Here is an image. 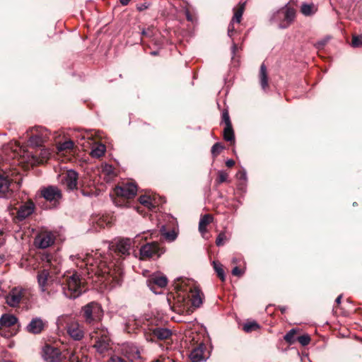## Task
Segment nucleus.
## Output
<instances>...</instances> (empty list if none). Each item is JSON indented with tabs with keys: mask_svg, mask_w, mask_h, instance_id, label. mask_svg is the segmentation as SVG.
<instances>
[{
	"mask_svg": "<svg viewBox=\"0 0 362 362\" xmlns=\"http://www.w3.org/2000/svg\"><path fill=\"white\" fill-rule=\"evenodd\" d=\"M70 259L83 270L82 275H87L88 278L93 279V281H105L112 288L120 286L123 281L122 270H112L110 267H106L107 257H103L98 251L71 255Z\"/></svg>",
	"mask_w": 362,
	"mask_h": 362,
	"instance_id": "1",
	"label": "nucleus"
},
{
	"mask_svg": "<svg viewBox=\"0 0 362 362\" xmlns=\"http://www.w3.org/2000/svg\"><path fill=\"white\" fill-rule=\"evenodd\" d=\"M37 278L40 296L47 302L56 298L59 291L67 298H76L83 292L82 281L77 273L68 276L62 283L50 275L47 269L39 271Z\"/></svg>",
	"mask_w": 362,
	"mask_h": 362,
	"instance_id": "2",
	"label": "nucleus"
},
{
	"mask_svg": "<svg viewBox=\"0 0 362 362\" xmlns=\"http://www.w3.org/2000/svg\"><path fill=\"white\" fill-rule=\"evenodd\" d=\"M174 286L176 295L173 297V309L175 312L181 315L189 314L192 312L191 306L197 308L202 305L204 294L192 279L179 277Z\"/></svg>",
	"mask_w": 362,
	"mask_h": 362,
	"instance_id": "3",
	"label": "nucleus"
},
{
	"mask_svg": "<svg viewBox=\"0 0 362 362\" xmlns=\"http://www.w3.org/2000/svg\"><path fill=\"white\" fill-rule=\"evenodd\" d=\"M128 332L134 329H141L148 341L166 340L171 337L173 332L170 329L158 324L156 317H139L132 316L127 322Z\"/></svg>",
	"mask_w": 362,
	"mask_h": 362,
	"instance_id": "4",
	"label": "nucleus"
},
{
	"mask_svg": "<svg viewBox=\"0 0 362 362\" xmlns=\"http://www.w3.org/2000/svg\"><path fill=\"white\" fill-rule=\"evenodd\" d=\"M81 315L88 325L94 327L102 326L100 324L103 317V310L101 305L96 302H90L82 308Z\"/></svg>",
	"mask_w": 362,
	"mask_h": 362,
	"instance_id": "5",
	"label": "nucleus"
},
{
	"mask_svg": "<svg viewBox=\"0 0 362 362\" xmlns=\"http://www.w3.org/2000/svg\"><path fill=\"white\" fill-rule=\"evenodd\" d=\"M90 338L93 342V347L99 354H103L109 350L110 346L109 332L103 326L93 327Z\"/></svg>",
	"mask_w": 362,
	"mask_h": 362,
	"instance_id": "6",
	"label": "nucleus"
},
{
	"mask_svg": "<svg viewBox=\"0 0 362 362\" xmlns=\"http://www.w3.org/2000/svg\"><path fill=\"white\" fill-rule=\"evenodd\" d=\"M295 16V10L286 6L274 12L270 18V21L276 24L279 28L284 29L291 25Z\"/></svg>",
	"mask_w": 362,
	"mask_h": 362,
	"instance_id": "7",
	"label": "nucleus"
},
{
	"mask_svg": "<svg viewBox=\"0 0 362 362\" xmlns=\"http://www.w3.org/2000/svg\"><path fill=\"white\" fill-rule=\"evenodd\" d=\"M122 356H111V362H141L139 347L134 344L127 343L122 347Z\"/></svg>",
	"mask_w": 362,
	"mask_h": 362,
	"instance_id": "8",
	"label": "nucleus"
},
{
	"mask_svg": "<svg viewBox=\"0 0 362 362\" xmlns=\"http://www.w3.org/2000/svg\"><path fill=\"white\" fill-rule=\"evenodd\" d=\"M18 323V318L13 314L4 313L0 317V334L5 338L16 335L18 329L13 327Z\"/></svg>",
	"mask_w": 362,
	"mask_h": 362,
	"instance_id": "9",
	"label": "nucleus"
},
{
	"mask_svg": "<svg viewBox=\"0 0 362 362\" xmlns=\"http://www.w3.org/2000/svg\"><path fill=\"white\" fill-rule=\"evenodd\" d=\"M28 143L31 146L40 147L49 139V131L42 127H36L27 132Z\"/></svg>",
	"mask_w": 362,
	"mask_h": 362,
	"instance_id": "10",
	"label": "nucleus"
},
{
	"mask_svg": "<svg viewBox=\"0 0 362 362\" xmlns=\"http://www.w3.org/2000/svg\"><path fill=\"white\" fill-rule=\"evenodd\" d=\"M165 250L157 242H151L141 246L139 252L142 259L160 257Z\"/></svg>",
	"mask_w": 362,
	"mask_h": 362,
	"instance_id": "11",
	"label": "nucleus"
},
{
	"mask_svg": "<svg viewBox=\"0 0 362 362\" xmlns=\"http://www.w3.org/2000/svg\"><path fill=\"white\" fill-rule=\"evenodd\" d=\"M141 237V235H137L134 240L129 238L119 239L112 244L111 247L118 255L124 257L130 255L132 245L137 242Z\"/></svg>",
	"mask_w": 362,
	"mask_h": 362,
	"instance_id": "12",
	"label": "nucleus"
},
{
	"mask_svg": "<svg viewBox=\"0 0 362 362\" xmlns=\"http://www.w3.org/2000/svg\"><path fill=\"white\" fill-rule=\"evenodd\" d=\"M41 354L45 362H66V356L58 348L49 344L43 346Z\"/></svg>",
	"mask_w": 362,
	"mask_h": 362,
	"instance_id": "13",
	"label": "nucleus"
},
{
	"mask_svg": "<svg viewBox=\"0 0 362 362\" xmlns=\"http://www.w3.org/2000/svg\"><path fill=\"white\" fill-rule=\"evenodd\" d=\"M168 279L160 272H155L151 274L146 280V284L150 290L155 294L160 293L161 289L167 286Z\"/></svg>",
	"mask_w": 362,
	"mask_h": 362,
	"instance_id": "14",
	"label": "nucleus"
},
{
	"mask_svg": "<svg viewBox=\"0 0 362 362\" xmlns=\"http://www.w3.org/2000/svg\"><path fill=\"white\" fill-rule=\"evenodd\" d=\"M40 194L46 201L49 202L54 207L59 204L62 197L61 190L57 187L52 185L42 188Z\"/></svg>",
	"mask_w": 362,
	"mask_h": 362,
	"instance_id": "15",
	"label": "nucleus"
},
{
	"mask_svg": "<svg viewBox=\"0 0 362 362\" xmlns=\"http://www.w3.org/2000/svg\"><path fill=\"white\" fill-rule=\"evenodd\" d=\"M26 292V289L20 286L13 288L6 296V303L10 307H18L25 297Z\"/></svg>",
	"mask_w": 362,
	"mask_h": 362,
	"instance_id": "16",
	"label": "nucleus"
},
{
	"mask_svg": "<svg viewBox=\"0 0 362 362\" xmlns=\"http://www.w3.org/2000/svg\"><path fill=\"white\" fill-rule=\"evenodd\" d=\"M114 191L118 197L132 199L136 194L137 187L134 183L127 182L120 186L115 187Z\"/></svg>",
	"mask_w": 362,
	"mask_h": 362,
	"instance_id": "17",
	"label": "nucleus"
},
{
	"mask_svg": "<svg viewBox=\"0 0 362 362\" xmlns=\"http://www.w3.org/2000/svg\"><path fill=\"white\" fill-rule=\"evenodd\" d=\"M47 322L40 317H33L25 327V330L30 334H40L45 327Z\"/></svg>",
	"mask_w": 362,
	"mask_h": 362,
	"instance_id": "18",
	"label": "nucleus"
},
{
	"mask_svg": "<svg viewBox=\"0 0 362 362\" xmlns=\"http://www.w3.org/2000/svg\"><path fill=\"white\" fill-rule=\"evenodd\" d=\"M55 237L52 232L45 231L40 233L35 239V244L42 249L47 248L54 243Z\"/></svg>",
	"mask_w": 362,
	"mask_h": 362,
	"instance_id": "19",
	"label": "nucleus"
},
{
	"mask_svg": "<svg viewBox=\"0 0 362 362\" xmlns=\"http://www.w3.org/2000/svg\"><path fill=\"white\" fill-rule=\"evenodd\" d=\"M34 210L35 204L31 200L24 202L18 209L16 218L21 221H23L30 216L34 212Z\"/></svg>",
	"mask_w": 362,
	"mask_h": 362,
	"instance_id": "20",
	"label": "nucleus"
},
{
	"mask_svg": "<svg viewBox=\"0 0 362 362\" xmlns=\"http://www.w3.org/2000/svg\"><path fill=\"white\" fill-rule=\"evenodd\" d=\"M68 334L75 341H80L84 337L83 327L76 322H71L67 325Z\"/></svg>",
	"mask_w": 362,
	"mask_h": 362,
	"instance_id": "21",
	"label": "nucleus"
},
{
	"mask_svg": "<svg viewBox=\"0 0 362 362\" xmlns=\"http://www.w3.org/2000/svg\"><path fill=\"white\" fill-rule=\"evenodd\" d=\"M62 180L69 189L73 190L77 187L78 173L74 170H67Z\"/></svg>",
	"mask_w": 362,
	"mask_h": 362,
	"instance_id": "22",
	"label": "nucleus"
},
{
	"mask_svg": "<svg viewBox=\"0 0 362 362\" xmlns=\"http://www.w3.org/2000/svg\"><path fill=\"white\" fill-rule=\"evenodd\" d=\"M92 224L95 230H99L111 224V218L106 215H97L92 218Z\"/></svg>",
	"mask_w": 362,
	"mask_h": 362,
	"instance_id": "23",
	"label": "nucleus"
},
{
	"mask_svg": "<svg viewBox=\"0 0 362 362\" xmlns=\"http://www.w3.org/2000/svg\"><path fill=\"white\" fill-rule=\"evenodd\" d=\"M189 358L192 362H202L205 361L204 347L203 346H199L194 348L189 354Z\"/></svg>",
	"mask_w": 362,
	"mask_h": 362,
	"instance_id": "24",
	"label": "nucleus"
},
{
	"mask_svg": "<svg viewBox=\"0 0 362 362\" xmlns=\"http://www.w3.org/2000/svg\"><path fill=\"white\" fill-rule=\"evenodd\" d=\"M10 180L2 175H0V197H7L10 194Z\"/></svg>",
	"mask_w": 362,
	"mask_h": 362,
	"instance_id": "25",
	"label": "nucleus"
},
{
	"mask_svg": "<svg viewBox=\"0 0 362 362\" xmlns=\"http://www.w3.org/2000/svg\"><path fill=\"white\" fill-rule=\"evenodd\" d=\"M139 201L143 206L151 211L155 209L158 205V203L156 202L155 198L146 194L140 196L139 198Z\"/></svg>",
	"mask_w": 362,
	"mask_h": 362,
	"instance_id": "26",
	"label": "nucleus"
},
{
	"mask_svg": "<svg viewBox=\"0 0 362 362\" xmlns=\"http://www.w3.org/2000/svg\"><path fill=\"white\" fill-rule=\"evenodd\" d=\"M214 217L211 214H204L202 216L199 220V230L202 235V236L204 235V234L206 233V226L213 221Z\"/></svg>",
	"mask_w": 362,
	"mask_h": 362,
	"instance_id": "27",
	"label": "nucleus"
},
{
	"mask_svg": "<svg viewBox=\"0 0 362 362\" xmlns=\"http://www.w3.org/2000/svg\"><path fill=\"white\" fill-rule=\"evenodd\" d=\"M259 77L262 88L266 90L268 86V76L267 67L264 64H262L260 66Z\"/></svg>",
	"mask_w": 362,
	"mask_h": 362,
	"instance_id": "28",
	"label": "nucleus"
},
{
	"mask_svg": "<svg viewBox=\"0 0 362 362\" xmlns=\"http://www.w3.org/2000/svg\"><path fill=\"white\" fill-rule=\"evenodd\" d=\"M106 147L104 144H95L90 151V156L93 158H100L103 156L105 152Z\"/></svg>",
	"mask_w": 362,
	"mask_h": 362,
	"instance_id": "29",
	"label": "nucleus"
},
{
	"mask_svg": "<svg viewBox=\"0 0 362 362\" xmlns=\"http://www.w3.org/2000/svg\"><path fill=\"white\" fill-rule=\"evenodd\" d=\"M300 11L304 16H310L316 13L317 8L313 4H303L300 8Z\"/></svg>",
	"mask_w": 362,
	"mask_h": 362,
	"instance_id": "30",
	"label": "nucleus"
},
{
	"mask_svg": "<svg viewBox=\"0 0 362 362\" xmlns=\"http://www.w3.org/2000/svg\"><path fill=\"white\" fill-rule=\"evenodd\" d=\"M245 2L240 3L238 7L235 10L234 16L232 19V22H236L239 23L241 21L243 13L245 10Z\"/></svg>",
	"mask_w": 362,
	"mask_h": 362,
	"instance_id": "31",
	"label": "nucleus"
},
{
	"mask_svg": "<svg viewBox=\"0 0 362 362\" xmlns=\"http://www.w3.org/2000/svg\"><path fill=\"white\" fill-rule=\"evenodd\" d=\"M63 355L66 356V362H86L88 360L87 357H85V361L83 358L79 359V356L78 355L68 351L65 353H63Z\"/></svg>",
	"mask_w": 362,
	"mask_h": 362,
	"instance_id": "32",
	"label": "nucleus"
},
{
	"mask_svg": "<svg viewBox=\"0 0 362 362\" xmlns=\"http://www.w3.org/2000/svg\"><path fill=\"white\" fill-rule=\"evenodd\" d=\"M223 138L227 141H234V132L231 126L225 127L223 129Z\"/></svg>",
	"mask_w": 362,
	"mask_h": 362,
	"instance_id": "33",
	"label": "nucleus"
},
{
	"mask_svg": "<svg viewBox=\"0 0 362 362\" xmlns=\"http://www.w3.org/2000/svg\"><path fill=\"white\" fill-rule=\"evenodd\" d=\"M74 144L72 141L69 140L66 141L63 143L59 144L57 146V151L59 152L71 150L74 148Z\"/></svg>",
	"mask_w": 362,
	"mask_h": 362,
	"instance_id": "34",
	"label": "nucleus"
},
{
	"mask_svg": "<svg viewBox=\"0 0 362 362\" xmlns=\"http://www.w3.org/2000/svg\"><path fill=\"white\" fill-rule=\"evenodd\" d=\"M50 156V152L48 149L42 148L40 150L39 158L37 159L38 163H44Z\"/></svg>",
	"mask_w": 362,
	"mask_h": 362,
	"instance_id": "35",
	"label": "nucleus"
},
{
	"mask_svg": "<svg viewBox=\"0 0 362 362\" xmlns=\"http://www.w3.org/2000/svg\"><path fill=\"white\" fill-rule=\"evenodd\" d=\"M226 182H229L228 174L223 170H219L218 172V177L216 180V184L218 185Z\"/></svg>",
	"mask_w": 362,
	"mask_h": 362,
	"instance_id": "36",
	"label": "nucleus"
},
{
	"mask_svg": "<svg viewBox=\"0 0 362 362\" xmlns=\"http://www.w3.org/2000/svg\"><path fill=\"white\" fill-rule=\"evenodd\" d=\"M213 264L214 269L216 271L217 276L221 281H223L225 280V273L222 268V265L220 263L216 262L214 261L213 262Z\"/></svg>",
	"mask_w": 362,
	"mask_h": 362,
	"instance_id": "37",
	"label": "nucleus"
},
{
	"mask_svg": "<svg viewBox=\"0 0 362 362\" xmlns=\"http://www.w3.org/2000/svg\"><path fill=\"white\" fill-rule=\"evenodd\" d=\"M296 333V330L295 329H291L284 337V340L289 344H293L295 342L294 336Z\"/></svg>",
	"mask_w": 362,
	"mask_h": 362,
	"instance_id": "38",
	"label": "nucleus"
},
{
	"mask_svg": "<svg viewBox=\"0 0 362 362\" xmlns=\"http://www.w3.org/2000/svg\"><path fill=\"white\" fill-rule=\"evenodd\" d=\"M259 327V326L256 322H250L244 324L243 329L245 332H250L257 329Z\"/></svg>",
	"mask_w": 362,
	"mask_h": 362,
	"instance_id": "39",
	"label": "nucleus"
},
{
	"mask_svg": "<svg viewBox=\"0 0 362 362\" xmlns=\"http://www.w3.org/2000/svg\"><path fill=\"white\" fill-rule=\"evenodd\" d=\"M228 240L226 236V232H221L216 238V244L217 246L220 247L225 244V243Z\"/></svg>",
	"mask_w": 362,
	"mask_h": 362,
	"instance_id": "40",
	"label": "nucleus"
},
{
	"mask_svg": "<svg viewBox=\"0 0 362 362\" xmlns=\"http://www.w3.org/2000/svg\"><path fill=\"white\" fill-rule=\"evenodd\" d=\"M223 149V146L219 143V142H217L216 144H214L211 148V154L213 156L214 158L216 157L220 153L221 151Z\"/></svg>",
	"mask_w": 362,
	"mask_h": 362,
	"instance_id": "41",
	"label": "nucleus"
},
{
	"mask_svg": "<svg viewBox=\"0 0 362 362\" xmlns=\"http://www.w3.org/2000/svg\"><path fill=\"white\" fill-rule=\"evenodd\" d=\"M297 340L302 346H306L310 343V337L308 334H303L299 336Z\"/></svg>",
	"mask_w": 362,
	"mask_h": 362,
	"instance_id": "42",
	"label": "nucleus"
},
{
	"mask_svg": "<svg viewBox=\"0 0 362 362\" xmlns=\"http://www.w3.org/2000/svg\"><path fill=\"white\" fill-rule=\"evenodd\" d=\"M362 45V35H354L352 38L351 45L358 47Z\"/></svg>",
	"mask_w": 362,
	"mask_h": 362,
	"instance_id": "43",
	"label": "nucleus"
},
{
	"mask_svg": "<svg viewBox=\"0 0 362 362\" xmlns=\"http://www.w3.org/2000/svg\"><path fill=\"white\" fill-rule=\"evenodd\" d=\"M163 235L166 240L170 242L174 241L177 238V234L173 230L170 232H165L163 233Z\"/></svg>",
	"mask_w": 362,
	"mask_h": 362,
	"instance_id": "44",
	"label": "nucleus"
},
{
	"mask_svg": "<svg viewBox=\"0 0 362 362\" xmlns=\"http://www.w3.org/2000/svg\"><path fill=\"white\" fill-rule=\"evenodd\" d=\"M222 120L225 123V127L231 126V122L230 119V117L228 112L227 111H224L222 113Z\"/></svg>",
	"mask_w": 362,
	"mask_h": 362,
	"instance_id": "45",
	"label": "nucleus"
},
{
	"mask_svg": "<svg viewBox=\"0 0 362 362\" xmlns=\"http://www.w3.org/2000/svg\"><path fill=\"white\" fill-rule=\"evenodd\" d=\"M236 177L238 180L245 182L247 180V174L245 170H240L237 173Z\"/></svg>",
	"mask_w": 362,
	"mask_h": 362,
	"instance_id": "46",
	"label": "nucleus"
},
{
	"mask_svg": "<svg viewBox=\"0 0 362 362\" xmlns=\"http://www.w3.org/2000/svg\"><path fill=\"white\" fill-rule=\"evenodd\" d=\"M143 36L151 37L153 35V28H148V29H144L141 32Z\"/></svg>",
	"mask_w": 362,
	"mask_h": 362,
	"instance_id": "47",
	"label": "nucleus"
},
{
	"mask_svg": "<svg viewBox=\"0 0 362 362\" xmlns=\"http://www.w3.org/2000/svg\"><path fill=\"white\" fill-rule=\"evenodd\" d=\"M150 6V4L148 2H144L143 4H137L136 8L139 11H143L147 9Z\"/></svg>",
	"mask_w": 362,
	"mask_h": 362,
	"instance_id": "48",
	"label": "nucleus"
},
{
	"mask_svg": "<svg viewBox=\"0 0 362 362\" xmlns=\"http://www.w3.org/2000/svg\"><path fill=\"white\" fill-rule=\"evenodd\" d=\"M232 274L240 276L243 274V272L238 267H235L232 270Z\"/></svg>",
	"mask_w": 362,
	"mask_h": 362,
	"instance_id": "49",
	"label": "nucleus"
},
{
	"mask_svg": "<svg viewBox=\"0 0 362 362\" xmlns=\"http://www.w3.org/2000/svg\"><path fill=\"white\" fill-rule=\"evenodd\" d=\"M327 42V40H320L316 43L315 46L317 49H321L326 45Z\"/></svg>",
	"mask_w": 362,
	"mask_h": 362,
	"instance_id": "50",
	"label": "nucleus"
},
{
	"mask_svg": "<svg viewBox=\"0 0 362 362\" xmlns=\"http://www.w3.org/2000/svg\"><path fill=\"white\" fill-rule=\"evenodd\" d=\"M234 30H235V28H234V25H233V22L231 21V23L228 25V35L230 37L232 36Z\"/></svg>",
	"mask_w": 362,
	"mask_h": 362,
	"instance_id": "51",
	"label": "nucleus"
},
{
	"mask_svg": "<svg viewBox=\"0 0 362 362\" xmlns=\"http://www.w3.org/2000/svg\"><path fill=\"white\" fill-rule=\"evenodd\" d=\"M103 170H105L109 175L112 174L113 173V168H112V165H106L103 168Z\"/></svg>",
	"mask_w": 362,
	"mask_h": 362,
	"instance_id": "52",
	"label": "nucleus"
},
{
	"mask_svg": "<svg viewBox=\"0 0 362 362\" xmlns=\"http://www.w3.org/2000/svg\"><path fill=\"white\" fill-rule=\"evenodd\" d=\"M235 165V161L232 159H228L226 162V165L228 168H231Z\"/></svg>",
	"mask_w": 362,
	"mask_h": 362,
	"instance_id": "53",
	"label": "nucleus"
},
{
	"mask_svg": "<svg viewBox=\"0 0 362 362\" xmlns=\"http://www.w3.org/2000/svg\"><path fill=\"white\" fill-rule=\"evenodd\" d=\"M238 49V47H237V45L234 42H233V45H232V52L233 54H235L236 50Z\"/></svg>",
	"mask_w": 362,
	"mask_h": 362,
	"instance_id": "54",
	"label": "nucleus"
},
{
	"mask_svg": "<svg viewBox=\"0 0 362 362\" xmlns=\"http://www.w3.org/2000/svg\"><path fill=\"white\" fill-rule=\"evenodd\" d=\"M129 1L130 0H119V2L122 6H127Z\"/></svg>",
	"mask_w": 362,
	"mask_h": 362,
	"instance_id": "55",
	"label": "nucleus"
},
{
	"mask_svg": "<svg viewBox=\"0 0 362 362\" xmlns=\"http://www.w3.org/2000/svg\"><path fill=\"white\" fill-rule=\"evenodd\" d=\"M186 17L188 21H192V17L188 11H186Z\"/></svg>",
	"mask_w": 362,
	"mask_h": 362,
	"instance_id": "56",
	"label": "nucleus"
},
{
	"mask_svg": "<svg viewBox=\"0 0 362 362\" xmlns=\"http://www.w3.org/2000/svg\"><path fill=\"white\" fill-rule=\"evenodd\" d=\"M341 298H342V295H339L335 300V302L337 304H340L341 303Z\"/></svg>",
	"mask_w": 362,
	"mask_h": 362,
	"instance_id": "57",
	"label": "nucleus"
},
{
	"mask_svg": "<svg viewBox=\"0 0 362 362\" xmlns=\"http://www.w3.org/2000/svg\"><path fill=\"white\" fill-rule=\"evenodd\" d=\"M86 134H87V138L90 139V136H89L88 132H86ZM86 138V136L85 134L81 135V139H85Z\"/></svg>",
	"mask_w": 362,
	"mask_h": 362,
	"instance_id": "58",
	"label": "nucleus"
},
{
	"mask_svg": "<svg viewBox=\"0 0 362 362\" xmlns=\"http://www.w3.org/2000/svg\"><path fill=\"white\" fill-rule=\"evenodd\" d=\"M3 294V289L1 288V282L0 281V296Z\"/></svg>",
	"mask_w": 362,
	"mask_h": 362,
	"instance_id": "59",
	"label": "nucleus"
},
{
	"mask_svg": "<svg viewBox=\"0 0 362 362\" xmlns=\"http://www.w3.org/2000/svg\"><path fill=\"white\" fill-rule=\"evenodd\" d=\"M151 54L153 55V56L157 55L158 54V52L157 51H153V52H151Z\"/></svg>",
	"mask_w": 362,
	"mask_h": 362,
	"instance_id": "60",
	"label": "nucleus"
},
{
	"mask_svg": "<svg viewBox=\"0 0 362 362\" xmlns=\"http://www.w3.org/2000/svg\"><path fill=\"white\" fill-rule=\"evenodd\" d=\"M0 362H13V361L3 359V360H1Z\"/></svg>",
	"mask_w": 362,
	"mask_h": 362,
	"instance_id": "61",
	"label": "nucleus"
},
{
	"mask_svg": "<svg viewBox=\"0 0 362 362\" xmlns=\"http://www.w3.org/2000/svg\"><path fill=\"white\" fill-rule=\"evenodd\" d=\"M165 230V227L164 226H162L160 231L163 232Z\"/></svg>",
	"mask_w": 362,
	"mask_h": 362,
	"instance_id": "62",
	"label": "nucleus"
},
{
	"mask_svg": "<svg viewBox=\"0 0 362 362\" xmlns=\"http://www.w3.org/2000/svg\"><path fill=\"white\" fill-rule=\"evenodd\" d=\"M137 211L139 213V214H142V211L139 210V207L137 208Z\"/></svg>",
	"mask_w": 362,
	"mask_h": 362,
	"instance_id": "63",
	"label": "nucleus"
},
{
	"mask_svg": "<svg viewBox=\"0 0 362 362\" xmlns=\"http://www.w3.org/2000/svg\"><path fill=\"white\" fill-rule=\"evenodd\" d=\"M357 205V203L356 202H354L353 203V206H356Z\"/></svg>",
	"mask_w": 362,
	"mask_h": 362,
	"instance_id": "64",
	"label": "nucleus"
}]
</instances>
